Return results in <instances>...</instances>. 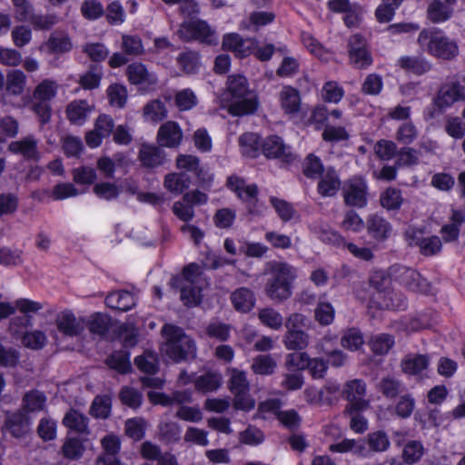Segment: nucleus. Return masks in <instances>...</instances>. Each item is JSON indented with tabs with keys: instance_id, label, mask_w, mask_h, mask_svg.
<instances>
[{
	"instance_id": "1",
	"label": "nucleus",
	"mask_w": 465,
	"mask_h": 465,
	"mask_svg": "<svg viewBox=\"0 0 465 465\" xmlns=\"http://www.w3.org/2000/svg\"><path fill=\"white\" fill-rule=\"evenodd\" d=\"M269 279L265 284L266 295L274 302H284L292 294V284L297 278V269L285 262L267 263Z\"/></svg>"
},
{
	"instance_id": "2",
	"label": "nucleus",
	"mask_w": 465,
	"mask_h": 465,
	"mask_svg": "<svg viewBox=\"0 0 465 465\" xmlns=\"http://www.w3.org/2000/svg\"><path fill=\"white\" fill-rule=\"evenodd\" d=\"M163 342L161 353L175 362H181L196 356L194 341L184 331L173 324L166 323L162 328Z\"/></svg>"
},
{
	"instance_id": "3",
	"label": "nucleus",
	"mask_w": 465,
	"mask_h": 465,
	"mask_svg": "<svg viewBox=\"0 0 465 465\" xmlns=\"http://www.w3.org/2000/svg\"><path fill=\"white\" fill-rule=\"evenodd\" d=\"M173 286L179 288L181 300L186 306H195L201 302L202 291L206 281L199 265L190 263L181 276L172 280Z\"/></svg>"
},
{
	"instance_id": "4",
	"label": "nucleus",
	"mask_w": 465,
	"mask_h": 465,
	"mask_svg": "<svg viewBox=\"0 0 465 465\" xmlns=\"http://www.w3.org/2000/svg\"><path fill=\"white\" fill-rule=\"evenodd\" d=\"M418 44L423 52L442 60H451L459 54V46L437 28L423 29L418 37Z\"/></svg>"
},
{
	"instance_id": "5",
	"label": "nucleus",
	"mask_w": 465,
	"mask_h": 465,
	"mask_svg": "<svg viewBox=\"0 0 465 465\" xmlns=\"http://www.w3.org/2000/svg\"><path fill=\"white\" fill-rule=\"evenodd\" d=\"M59 84L52 79H44L34 89L31 110L42 124L49 123L52 115L51 101L56 96Z\"/></svg>"
},
{
	"instance_id": "6",
	"label": "nucleus",
	"mask_w": 465,
	"mask_h": 465,
	"mask_svg": "<svg viewBox=\"0 0 465 465\" xmlns=\"http://www.w3.org/2000/svg\"><path fill=\"white\" fill-rule=\"evenodd\" d=\"M179 37L184 41L198 40L207 45H216L218 38L215 32L202 20H189L183 22L178 32Z\"/></svg>"
},
{
	"instance_id": "7",
	"label": "nucleus",
	"mask_w": 465,
	"mask_h": 465,
	"mask_svg": "<svg viewBox=\"0 0 465 465\" xmlns=\"http://www.w3.org/2000/svg\"><path fill=\"white\" fill-rule=\"evenodd\" d=\"M342 394L349 401L344 411L346 413L352 414V412L363 411L368 409L369 401L364 399L366 387L362 381L353 380L348 381L344 386Z\"/></svg>"
},
{
	"instance_id": "8",
	"label": "nucleus",
	"mask_w": 465,
	"mask_h": 465,
	"mask_svg": "<svg viewBox=\"0 0 465 465\" xmlns=\"http://www.w3.org/2000/svg\"><path fill=\"white\" fill-rule=\"evenodd\" d=\"M126 75L129 83L139 86L143 92L153 91L158 84L156 74L149 71L142 63L130 64L126 68Z\"/></svg>"
},
{
	"instance_id": "9",
	"label": "nucleus",
	"mask_w": 465,
	"mask_h": 465,
	"mask_svg": "<svg viewBox=\"0 0 465 465\" xmlns=\"http://www.w3.org/2000/svg\"><path fill=\"white\" fill-rule=\"evenodd\" d=\"M220 103L221 106L226 108L228 113L233 116L252 114L259 106L257 95L252 92L239 98L221 96Z\"/></svg>"
},
{
	"instance_id": "10",
	"label": "nucleus",
	"mask_w": 465,
	"mask_h": 465,
	"mask_svg": "<svg viewBox=\"0 0 465 465\" xmlns=\"http://www.w3.org/2000/svg\"><path fill=\"white\" fill-rule=\"evenodd\" d=\"M54 323L57 331L68 337L81 335L86 327L84 317L76 316L71 310L59 312L54 318Z\"/></svg>"
},
{
	"instance_id": "11",
	"label": "nucleus",
	"mask_w": 465,
	"mask_h": 465,
	"mask_svg": "<svg viewBox=\"0 0 465 465\" xmlns=\"http://www.w3.org/2000/svg\"><path fill=\"white\" fill-rule=\"evenodd\" d=\"M461 100H465V78L444 84L439 91L434 104L440 110H445Z\"/></svg>"
},
{
	"instance_id": "12",
	"label": "nucleus",
	"mask_w": 465,
	"mask_h": 465,
	"mask_svg": "<svg viewBox=\"0 0 465 465\" xmlns=\"http://www.w3.org/2000/svg\"><path fill=\"white\" fill-rule=\"evenodd\" d=\"M348 48L350 63L356 68H366L372 64L366 40L360 35H353L350 37Z\"/></svg>"
},
{
	"instance_id": "13",
	"label": "nucleus",
	"mask_w": 465,
	"mask_h": 465,
	"mask_svg": "<svg viewBox=\"0 0 465 465\" xmlns=\"http://www.w3.org/2000/svg\"><path fill=\"white\" fill-rule=\"evenodd\" d=\"M227 185L241 200L247 203L250 213H259L254 206L257 202L258 193L257 186L255 184H247L244 180L237 176H231L228 178Z\"/></svg>"
},
{
	"instance_id": "14",
	"label": "nucleus",
	"mask_w": 465,
	"mask_h": 465,
	"mask_svg": "<svg viewBox=\"0 0 465 465\" xmlns=\"http://www.w3.org/2000/svg\"><path fill=\"white\" fill-rule=\"evenodd\" d=\"M344 202L354 207H363L367 203V184L361 177L350 179L344 185Z\"/></svg>"
},
{
	"instance_id": "15",
	"label": "nucleus",
	"mask_w": 465,
	"mask_h": 465,
	"mask_svg": "<svg viewBox=\"0 0 465 465\" xmlns=\"http://www.w3.org/2000/svg\"><path fill=\"white\" fill-rule=\"evenodd\" d=\"M94 111V105L84 99L71 101L65 108L67 120L74 125H84Z\"/></svg>"
},
{
	"instance_id": "16",
	"label": "nucleus",
	"mask_w": 465,
	"mask_h": 465,
	"mask_svg": "<svg viewBox=\"0 0 465 465\" xmlns=\"http://www.w3.org/2000/svg\"><path fill=\"white\" fill-rule=\"evenodd\" d=\"M262 148L263 153L269 158H278L286 163L294 159L291 147L286 145L279 136L272 135L266 138Z\"/></svg>"
},
{
	"instance_id": "17",
	"label": "nucleus",
	"mask_w": 465,
	"mask_h": 465,
	"mask_svg": "<svg viewBox=\"0 0 465 465\" xmlns=\"http://www.w3.org/2000/svg\"><path fill=\"white\" fill-rule=\"evenodd\" d=\"M183 139V131L179 124L173 121H168L162 124L157 133V140L161 146L177 147Z\"/></svg>"
},
{
	"instance_id": "18",
	"label": "nucleus",
	"mask_w": 465,
	"mask_h": 465,
	"mask_svg": "<svg viewBox=\"0 0 465 465\" xmlns=\"http://www.w3.org/2000/svg\"><path fill=\"white\" fill-rule=\"evenodd\" d=\"M389 277L401 282L413 291H422L420 275L411 268L394 265L390 269Z\"/></svg>"
},
{
	"instance_id": "19",
	"label": "nucleus",
	"mask_w": 465,
	"mask_h": 465,
	"mask_svg": "<svg viewBox=\"0 0 465 465\" xmlns=\"http://www.w3.org/2000/svg\"><path fill=\"white\" fill-rule=\"evenodd\" d=\"M279 102L285 114L294 115L299 113L302 99L299 91L290 85H285L279 93Z\"/></svg>"
},
{
	"instance_id": "20",
	"label": "nucleus",
	"mask_w": 465,
	"mask_h": 465,
	"mask_svg": "<svg viewBox=\"0 0 465 465\" xmlns=\"http://www.w3.org/2000/svg\"><path fill=\"white\" fill-rule=\"evenodd\" d=\"M457 0H431L428 7V17L433 23H443L450 18Z\"/></svg>"
},
{
	"instance_id": "21",
	"label": "nucleus",
	"mask_w": 465,
	"mask_h": 465,
	"mask_svg": "<svg viewBox=\"0 0 465 465\" xmlns=\"http://www.w3.org/2000/svg\"><path fill=\"white\" fill-rule=\"evenodd\" d=\"M8 150L14 153L23 155L27 160L36 161L39 159L37 141L32 135L10 143Z\"/></svg>"
},
{
	"instance_id": "22",
	"label": "nucleus",
	"mask_w": 465,
	"mask_h": 465,
	"mask_svg": "<svg viewBox=\"0 0 465 465\" xmlns=\"http://www.w3.org/2000/svg\"><path fill=\"white\" fill-rule=\"evenodd\" d=\"M5 95L19 96L26 87L27 77L25 74L18 69L10 70L5 79Z\"/></svg>"
},
{
	"instance_id": "23",
	"label": "nucleus",
	"mask_w": 465,
	"mask_h": 465,
	"mask_svg": "<svg viewBox=\"0 0 465 465\" xmlns=\"http://www.w3.org/2000/svg\"><path fill=\"white\" fill-rule=\"evenodd\" d=\"M429 366V359L425 355H407L401 361L404 373L411 376L422 377Z\"/></svg>"
},
{
	"instance_id": "24",
	"label": "nucleus",
	"mask_w": 465,
	"mask_h": 465,
	"mask_svg": "<svg viewBox=\"0 0 465 465\" xmlns=\"http://www.w3.org/2000/svg\"><path fill=\"white\" fill-rule=\"evenodd\" d=\"M5 427L14 437L21 438L30 431L31 422L23 411H17L7 416Z\"/></svg>"
},
{
	"instance_id": "25",
	"label": "nucleus",
	"mask_w": 465,
	"mask_h": 465,
	"mask_svg": "<svg viewBox=\"0 0 465 465\" xmlns=\"http://www.w3.org/2000/svg\"><path fill=\"white\" fill-rule=\"evenodd\" d=\"M105 303L112 309L126 312L135 305V298L129 292L117 291L105 298Z\"/></svg>"
},
{
	"instance_id": "26",
	"label": "nucleus",
	"mask_w": 465,
	"mask_h": 465,
	"mask_svg": "<svg viewBox=\"0 0 465 465\" xmlns=\"http://www.w3.org/2000/svg\"><path fill=\"white\" fill-rule=\"evenodd\" d=\"M252 93L245 76L242 74H232L228 77L227 88L221 96L230 98L242 97L244 94Z\"/></svg>"
},
{
	"instance_id": "27",
	"label": "nucleus",
	"mask_w": 465,
	"mask_h": 465,
	"mask_svg": "<svg viewBox=\"0 0 465 465\" xmlns=\"http://www.w3.org/2000/svg\"><path fill=\"white\" fill-rule=\"evenodd\" d=\"M63 424L80 434H89L88 418L76 410L71 409L63 419Z\"/></svg>"
},
{
	"instance_id": "28",
	"label": "nucleus",
	"mask_w": 465,
	"mask_h": 465,
	"mask_svg": "<svg viewBox=\"0 0 465 465\" xmlns=\"http://www.w3.org/2000/svg\"><path fill=\"white\" fill-rule=\"evenodd\" d=\"M139 159L143 165L153 168L163 164L164 154L154 145L143 144L139 151Z\"/></svg>"
},
{
	"instance_id": "29",
	"label": "nucleus",
	"mask_w": 465,
	"mask_h": 465,
	"mask_svg": "<svg viewBox=\"0 0 465 465\" xmlns=\"http://www.w3.org/2000/svg\"><path fill=\"white\" fill-rule=\"evenodd\" d=\"M232 302L235 310L241 312H247L252 309L255 299L252 292L248 288H239L232 293Z\"/></svg>"
},
{
	"instance_id": "30",
	"label": "nucleus",
	"mask_w": 465,
	"mask_h": 465,
	"mask_svg": "<svg viewBox=\"0 0 465 465\" xmlns=\"http://www.w3.org/2000/svg\"><path fill=\"white\" fill-rule=\"evenodd\" d=\"M228 388L233 393L249 392L250 383L245 371L236 368L228 369Z\"/></svg>"
},
{
	"instance_id": "31",
	"label": "nucleus",
	"mask_w": 465,
	"mask_h": 465,
	"mask_svg": "<svg viewBox=\"0 0 465 465\" xmlns=\"http://www.w3.org/2000/svg\"><path fill=\"white\" fill-rule=\"evenodd\" d=\"M190 179L184 173H172L164 177V188L174 195L182 194L190 186Z\"/></svg>"
},
{
	"instance_id": "32",
	"label": "nucleus",
	"mask_w": 465,
	"mask_h": 465,
	"mask_svg": "<svg viewBox=\"0 0 465 465\" xmlns=\"http://www.w3.org/2000/svg\"><path fill=\"white\" fill-rule=\"evenodd\" d=\"M465 221V214L462 211L453 210L450 223L444 225L440 233L446 242L455 241L459 237L460 227Z\"/></svg>"
},
{
	"instance_id": "33",
	"label": "nucleus",
	"mask_w": 465,
	"mask_h": 465,
	"mask_svg": "<svg viewBox=\"0 0 465 465\" xmlns=\"http://www.w3.org/2000/svg\"><path fill=\"white\" fill-rule=\"evenodd\" d=\"M167 117V109L164 104L158 100L147 103L143 107V118L146 122L157 124Z\"/></svg>"
},
{
	"instance_id": "34",
	"label": "nucleus",
	"mask_w": 465,
	"mask_h": 465,
	"mask_svg": "<svg viewBox=\"0 0 465 465\" xmlns=\"http://www.w3.org/2000/svg\"><path fill=\"white\" fill-rule=\"evenodd\" d=\"M398 63L402 69L416 74H422L430 68V63L422 57L402 56Z\"/></svg>"
},
{
	"instance_id": "35",
	"label": "nucleus",
	"mask_w": 465,
	"mask_h": 465,
	"mask_svg": "<svg viewBox=\"0 0 465 465\" xmlns=\"http://www.w3.org/2000/svg\"><path fill=\"white\" fill-rule=\"evenodd\" d=\"M283 343L288 350H303L309 344V334L302 330L286 331Z\"/></svg>"
},
{
	"instance_id": "36",
	"label": "nucleus",
	"mask_w": 465,
	"mask_h": 465,
	"mask_svg": "<svg viewBox=\"0 0 465 465\" xmlns=\"http://www.w3.org/2000/svg\"><path fill=\"white\" fill-rule=\"evenodd\" d=\"M258 319L266 327L278 331L283 325L282 315L273 308H263L258 312Z\"/></svg>"
},
{
	"instance_id": "37",
	"label": "nucleus",
	"mask_w": 465,
	"mask_h": 465,
	"mask_svg": "<svg viewBox=\"0 0 465 465\" xmlns=\"http://www.w3.org/2000/svg\"><path fill=\"white\" fill-rule=\"evenodd\" d=\"M86 326L92 334L104 337L109 331L110 319L103 313L96 312L86 321Z\"/></svg>"
},
{
	"instance_id": "38",
	"label": "nucleus",
	"mask_w": 465,
	"mask_h": 465,
	"mask_svg": "<svg viewBox=\"0 0 465 465\" xmlns=\"http://www.w3.org/2000/svg\"><path fill=\"white\" fill-rule=\"evenodd\" d=\"M341 183L334 171H327L318 184V192L322 196L331 197L337 193Z\"/></svg>"
},
{
	"instance_id": "39",
	"label": "nucleus",
	"mask_w": 465,
	"mask_h": 465,
	"mask_svg": "<svg viewBox=\"0 0 465 465\" xmlns=\"http://www.w3.org/2000/svg\"><path fill=\"white\" fill-rule=\"evenodd\" d=\"M20 339L22 344L31 350H41L47 343L45 332L40 330L25 331L21 335Z\"/></svg>"
},
{
	"instance_id": "40",
	"label": "nucleus",
	"mask_w": 465,
	"mask_h": 465,
	"mask_svg": "<svg viewBox=\"0 0 465 465\" xmlns=\"http://www.w3.org/2000/svg\"><path fill=\"white\" fill-rule=\"evenodd\" d=\"M242 154L248 157H256L261 148L260 137L256 134L247 133L239 139Z\"/></svg>"
},
{
	"instance_id": "41",
	"label": "nucleus",
	"mask_w": 465,
	"mask_h": 465,
	"mask_svg": "<svg viewBox=\"0 0 465 465\" xmlns=\"http://www.w3.org/2000/svg\"><path fill=\"white\" fill-rule=\"evenodd\" d=\"M84 450L85 448L81 440L75 437H67L64 440L61 451L64 458L74 460L80 459Z\"/></svg>"
},
{
	"instance_id": "42",
	"label": "nucleus",
	"mask_w": 465,
	"mask_h": 465,
	"mask_svg": "<svg viewBox=\"0 0 465 465\" xmlns=\"http://www.w3.org/2000/svg\"><path fill=\"white\" fill-rule=\"evenodd\" d=\"M147 421L142 417L128 419L124 424L125 434L134 440H140L145 434Z\"/></svg>"
},
{
	"instance_id": "43",
	"label": "nucleus",
	"mask_w": 465,
	"mask_h": 465,
	"mask_svg": "<svg viewBox=\"0 0 465 465\" xmlns=\"http://www.w3.org/2000/svg\"><path fill=\"white\" fill-rule=\"evenodd\" d=\"M51 53H65L69 52L73 44L70 37L64 34H53L45 44Z\"/></svg>"
},
{
	"instance_id": "44",
	"label": "nucleus",
	"mask_w": 465,
	"mask_h": 465,
	"mask_svg": "<svg viewBox=\"0 0 465 465\" xmlns=\"http://www.w3.org/2000/svg\"><path fill=\"white\" fill-rule=\"evenodd\" d=\"M335 318V310L329 302H319L314 309V319L322 326L330 325Z\"/></svg>"
},
{
	"instance_id": "45",
	"label": "nucleus",
	"mask_w": 465,
	"mask_h": 465,
	"mask_svg": "<svg viewBox=\"0 0 465 465\" xmlns=\"http://www.w3.org/2000/svg\"><path fill=\"white\" fill-rule=\"evenodd\" d=\"M158 432L161 440L166 442H176L181 436V427L176 422L163 420L158 425Z\"/></svg>"
},
{
	"instance_id": "46",
	"label": "nucleus",
	"mask_w": 465,
	"mask_h": 465,
	"mask_svg": "<svg viewBox=\"0 0 465 465\" xmlns=\"http://www.w3.org/2000/svg\"><path fill=\"white\" fill-rule=\"evenodd\" d=\"M195 388L202 392H209L217 390L222 384L221 375L217 373H206L198 377L195 381Z\"/></svg>"
},
{
	"instance_id": "47",
	"label": "nucleus",
	"mask_w": 465,
	"mask_h": 465,
	"mask_svg": "<svg viewBox=\"0 0 465 465\" xmlns=\"http://www.w3.org/2000/svg\"><path fill=\"white\" fill-rule=\"evenodd\" d=\"M276 361L270 355H259L253 359L252 370L255 374L270 375L274 372Z\"/></svg>"
},
{
	"instance_id": "48",
	"label": "nucleus",
	"mask_w": 465,
	"mask_h": 465,
	"mask_svg": "<svg viewBox=\"0 0 465 465\" xmlns=\"http://www.w3.org/2000/svg\"><path fill=\"white\" fill-rule=\"evenodd\" d=\"M114 157V159L109 156H103L97 160L96 167L105 178H114L116 163L120 164L124 159V155L121 153H117Z\"/></svg>"
},
{
	"instance_id": "49",
	"label": "nucleus",
	"mask_w": 465,
	"mask_h": 465,
	"mask_svg": "<svg viewBox=\"0 0 465 465\" xmlns=\"http://www.w3.org/2000/svg\"><path fill=\"white\" fill-rule=\"evenodd\" d=\"M46 397L38 391L27 392L23 399V406L27 411H40L44 410Z\"/></svg>"
},
{
	"instance_id": "50",
	"label": "nucleus",
	"mask_w": 465,
	"mask_h": 465,
	"mask_svg": "<svg viewBox=\"0 0 465 465\" xmlns=\"http://www.w3.org/2000/svg\"><path fill=\"white\" fill-rule=\"evenodd\" d=\"M107 96L112 106L123 108L128 97L127 89L123 84H111L107 89Z\"/></svg>"
},
{
	"instance_id": "51",
	"label": "nucleus",
	"mask_w": 465,
	"mask_h": 465,
	"mask_svg": "<svg viewBox=\"0 0 465 465\" xmlns=\"http://www.w3.org/2000/svg\"><path fill=\"white\" fill-rule=\"evenodd\" d=\"M363 343L364 340L361 332L354 328L349 329L346 331H344L341 339V346L352 351L359 350Z\"/></svg>"
},
{
	"instance_id": "52",
	"label": "nucleus",
	"mask_w": 465,
	"mask_h": 465,
	"mask_svg": "<svg viewBox=\"0 0 465 465\" xmlns=\"http://www.w3.org/2000/svg\"><path fill=\"white\" fill-rule=\"evenodd\" d=\"M176 166L182 171L194 173L198 178H201L203 172L200 167L198 157L194 155H179L176 159Z\"/></svg>"
},
{
	"instance_id": "53",
	"label": "nucleus",
	"mask_w": 465,
	"mask_h": 465,
	"mask_svg": "<svg viewBox=\"0 0 465 465\" xmlns=\"http://www.w3.org/2000/svg\"><path fill=\"white\" fill-rule=\"evenodd\" d=\"M101 445L104 450V454L101 456H105L107 460L110 461L116 460L114 456L116 455L121 449V440L117 435L113 433L107 434L101 440Z\"/></svg>"
},
{
	"instance_id": "54",
	"label": "nucleus",
	"mask_w": 465,
	"mask_h": 465,
	"mask_svg": "<svg viewBox=\"0 0 465 465\" xmlns=\"http://www.w3.org/2000/svg\"><path fill=\"white\" fill-rule=\"evenodd\" d=\"M302 41L309 52L315 56L324 61L330 58L329 52L310 33L303 32L302 34Z\"/></svg>"
},
{
	"instance_id": "55",
	"label": "nucleus",
	"mask_w": 465,
	"mask_h": 465,
	"mask_svg": "<svg viewBox=\"0 0 465 465\" xmlns=\"http://www.w3.org/2000/svg\"><path fill=\"white\" fill-rule=\"evenodd\" d=\"M112 401L109 396H97L94 400L90 413L95 418L105 419L111 412Z\"/></svg>"
},
{
	"instance_id": "56",
	"label": "nucleus",
	"mask_w": 465,
	"mask_h": 465,
	"mask_svg": "<svg viewBox=\"0 0 465 465\" xmlns=\"http://www.w3.org/2000/svg\"><path fill=\"white\" fill-rule=\"evenodd\" d=\"M378 450V433L372 432L368 435L367 440H356L354 453L367 457Z\"/></svg>"
},
{
	"instance_id": "57",
	"label": "nucleus",
	"mask_w": 465,
	"mask_h": 465,
	"mask_svg": "<svg viewBox=\"0 0 465 465\" xmlns=\"http://www.w3.org/2000/svg\"><path fill=\"white\" fill-rule=\"evenodd\" d=\"M119 396L123 404L134 410L140 408L143 403V394L132 387L122 388Z\"/></svg>"
},
{
	"instance_id": "58",
	"label": "nucleus",
	"mask_w": 465,
	"mask_h": 465,
	"mask_svg": "<svg viewBox=\"0 0 465 465\" xmlns=\"http://www.w3.org/2000/svg\"><path fill=\"white\" fill-rule=\"evenodd\" d=\"M270 202L280 219L284 223L295 217L296 211L288 202L276 197H271Z\"/></svg>"
},
{
	"instance_id": "59",
	"label": "nucleus",
	"mask_w": 465,
	"mask_h": 465,
	"mask_svg": "<svg viewBox=\"0 0 465 465\" xmlns=\"http://www.w3.org/2000/svg\"><path fill=\"white\" fill-rule=\"evenodd\" d=\"M424 453L422 444L417 440H410L403 448L402 458L405 462L413 464L417 462Z\"/></svg>"
},
{
	"instance_id": "60",
	"label": "nucleus",
	"mask_w": 465,
	"mask_h": 465,
	"mask_svg": "<svg viewBox=\"0 0 465 465\" xmlns=\"http://www.w3.org/2000/svg\"><path fill=\"white\" fill-rule=\"evenodd\" d=\"M282 401L278 399H268L259 403L257 415L262 419H268L271 416L278 417L281 412Z\"/></svg>"
},
{
	"instance_id": "61",
	"label": "nucleus",
	"mask_w": 465,
	"mask_h": 465,
	"mask_svg": "<svg viewBox=\"0 0 465 465\" xmlns=\"http://www.w3.org/2000/svg\"><path fill=\"white\" fill-rule=\"evenodd\" d=\"M311 358L306 352H293L286 357L285 366L289 371H302L308 368Z\"/></svg>"
},
{
	"instance_id": "62",
	"label": "nucleus",
	"mask_w": 465,
	"mask_h": 465,
	"mask_svg": "<svg viewBox=\"0 0 465 465\" xmlns=\"http://www.w3.org/2000/svg\"><path fill=\"white\" fill-rule=\"evenodd\" d=\"M344 92L336 82H327L322 89V97L325 102L337 104L343 97Z\"/></svg>"
},
{
	"instance_id": "63",
	"label": "nucleus",
	"mask_w": 465,
	"mask_h": 465,
	"mask_svg": "<svg viewBox=\"0 0 465 465\" xmlns=\"http://www.w3.org/2000/svg\"><path fill=\"white\" fill-rule=\"evenodd\" d=\"M83 16L88 20H95L104 14V6L98 0H84L81 5Z\"/></svg>"
},
{
	"instance_id": "64",
	"label": "nucleus",
	"mask_w": 465,
	"mask_h": 465,
	"mask_svg": "<svg viewBox=\"0 0 465 465\" xmlns=\"http://www.w3.org/2000/svg\"><path fill=\"white\" fill-rule=\"evenodd\" d=\"M172 211L178 219L185 223H188L194 217L193 207L188 202H185L183 198L173 203Z\"/></svg>"
}]
</instances>
